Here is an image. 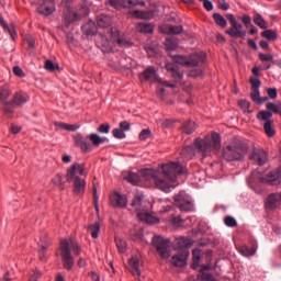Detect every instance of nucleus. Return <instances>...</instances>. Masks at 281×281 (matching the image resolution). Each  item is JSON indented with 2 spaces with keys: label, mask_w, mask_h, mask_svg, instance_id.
<instances>
[{
  "label": "nucleus",
  "mask_w": 281,
  "mask_h": 281,
  "mask_svg": "<svg viewBox=\"0 0 281 281\" xmlns=\"http://www.w3.org/2000/svg\"><path fill=\"white\" fill-rule=\"evenodd\" d=\"M200 1L203 3V5H204L205 10H207V12H212V10H214V4H212V1H210V0H200Z\"/></svg>",
  "instance_id": "nucleus-58"
},
{
  "label": "nucleus",
  "mask_w": 281,
  "mask_h": 281,
  "mask_svg": "<svg viewBox=\"0 0 281 281\" xmlns=\"http://www.w3.org/2000/svg\"><path fill=\"white\" fill-rule=\"evenodd\" d=\"M193 255V263L192 269H199V265L201 262V249L196 248L192 251Z\"/></svg>",
  "instance_id": "nucleus-38"
},
{
  "label": "nucleus",
  "mask_w": 281,
  "mask_h": 281,
  "mask_svg": "<svg viewBox=\"0 0 281 281\" xmlns=\"http://www.w3.org/2000/svg\"><path fill=\"white\" fill-rule=\"evenodd\" d=\"M226 34H228L231 38H245L247 36V31L243 30V24L237 22L226 30Z\"/></svg>",
  "instance_id": "nucleus-14"
},
{
  "label": "nucleus",
  "mask_w": 281,
  "mask_h": 281,
  "mask_svg": "<svg viewBox=\"0 0 281 281\" xmlns=\"http://www.w3.org/2000/svg\"><path fill=\"white\" fill-rule=\"evenodd\" d=\"M100 223L95 222L93 224L88 225L86 229L89 232L92 238H98L100 236Z\"/></svg>",
  "instance_id": "nucleus-28"
},
{
  "label": "nucleus",
  "mask_w": 281,
  "mask_h": 281,
  "mask_svg": "<svg viewBox=\"0 0 281 281\" xmlns=\"http://www.w3.org/2000/svg\"><path fill=\"white\" fill-rule=\"evenodd\" d=\"M97 25L102 30H105L106 27H111L113 25V18H111V15H108V14L98 15Z\"/></svg>",
  "instance_id": "nucleus-21"
},
{
  "label": "nucleus",
  "mask_w": 281,
  "mask_h": 281,
  "mask_svg": "<svg viewBox=\"0 0 281 281\" xmlns=\"http://www.w3.org/2000/svg\"><path fill=\"white\" fill-rule=\"evenodd\" d=\"M262 38L267 41H278V34L273 30H266L261 33Z\"/></svg>",
  "instance_id": "nucleus-40"
},
{
  "label": "nucleus",
  "mask_w": 281,
  "mask_h": 281,
  "mask_svg": "<svg viewBox=\"0 0 281 281\" xmlns=\"http://www.w3.org/2000/svg\"><path fill=\"white\" fill-rule=\"evenodd\" d=\"M196 131V123L188 121L182 126V132L186 133V135H192L193 132Z\"/></svg>",
  "instance_id": "nucleus-32"
},
{
  "label": "nucleus",
  "mask_w": 281,
  "mask_h": 281,
  "mask_svg": "<svg viewBox=\"0 0 281 281\" xmlns=\"http://www.w3.org/2000/svg\"><path fill=\"white\" fill-rule=\"evenodd\" d=\"M71 252L74 255H71ZM59 254L64 268H66L67 271H71L75 265L74 256H80V254H82V248L80 247V244L74 241L72 239H61L59 245Z\"/></svg>",
  "instance_id": "nucleus-4"
},
{
  "label": "nucleus",
  "mask_w": 281,
  "mask_h": 281,
  "mask_svg": "<svg viewBox=\"0 0 281 281\" xmlns=\"http://www.w3.org/2000/svg\"><path fill=\"white\" fill-rule=\"evenodd\" d=\"M170 240L166 239L161 236H154L153 238V245L160 258L166 260L167 258H170Z\"/></svg>",
  "instance_id": "nucleus-10"
},
{
  "label": "nucleus",
  "mask_w": 281,
  "mask_h": 281,
  "mask_svg": "<svg viewBox=\"0 0 281 281\" xmlns=\"http://www.w3.org/2000/svg\"><path fill=\"white\" fill-rule=\"evenodd\" d=\"M239 254H241V256H245L246 258H249L250 256H254L256 254V248L243 246L239 248Z\"/></svg>",
  "instance_id": "nucleus-43"
},
{
  "label": "nucleus",
  "mask_w": 281,
  "mask_h": 281,
  "mask_svg": "<svg viewBox=\"0 0 281 281\" xmlns=\"http://www.w3.org/2000/svg\"><path fill=\"white\" fill-rule=\"evenodd\" d=\"M0 25L3 27L4 32L10 34L12 41H14V36H16V26H14V24L8 25V22H5L2 15H0Z\"/></svg>",
  "instance_id": "nucleus-24"
},
{
  "label": "nucleus",
  "mask_w": 281,
  "mask_h": 281,
  "mask_svg": "<svg viewBox=\"0 0 281 281\" xmlns=\"http://www.w3.org/2000/svg\"><path fill=\"white\" fill-rule=\"evenodd\" d=\"M205 60V53H196L191 57H186L181 55L173 56L175 64H167L166 69L169 74H171V78L175 79L177 82L183 80V72L179 70V66L177 65H187V67H196L199 63H203Z\"/></svg>",
  "instance_id": "nucleus-2"
},
{
  "label": "nucleus",
  "mask_w": 281,
  "mask_h": 281,
  "mask_svg": "<svg viewBox=\"0 0 281 281\" xmlns=\"http://www.w3.org/2000/svg\"><path fill=\"white\" fill-rule=\"evenodd\" d=\"M110 202L113 207H126L128 205V198H126V195L120 194L119 192H114L110 196Z\"/></svg>",
  "instance_id": "nucleus-16"
},
{
  "label": "nucleus",
  "mask_w": 281,
  "mask_h": 281,
  "mask_svg": "<svg viewBox=\"0 0 281 281\" xmlns=\"http://www.w3.org/2000/svg\"><path fill=\"white\" fill-rule=\"evenodd\" d=\"M49 247V243H47V240L42 239L40 243V259L41 260H45V252L47 251V248Z\"/></svg>",
  "instance_id": "nucleus-39"
},
{
  "label": "nucleus",
  "mask_w": 281,
  "mask_h": 281,
  "mask_svg": "<svg viewBox=\"0 0 281 281\" xmlns=\"http://www.w3.org/2000/svg\"><path fill=\"white\" fill-rule=\"evenodd\" d=\"M24 38H25V41H26L29 47H31V49L34 48V45H35L36 42L34 41V38L32 37V35H25Z\"/></svg>",
  "instance_id": "nucleus-62"
},
{
  "label": "nucleus",
  "mask_w": 281,
  "mask_h": 281,
  "mask_svg": "<svg viewBox=\"0 0 281 281\" xmlns=\"http://www.w3.org/2000/svg\"><path fill=\"white\" fill-rule=\"evenodd\" d=\"M267 93L271 100H276V98H278V89L276 88H269Z\"/></svg>",
  "instance_id": "nucleus-56"
},
{
  "label": "nucleus",
  "mask_w": 281,
  "mask_h": 281,
  "mask_svg": "<svg viewBox=\"0 0 281 281\" xmlns=\"http://www.w3.org/2000/svg\"><path fill=\"white\" fill-rule=\"evenodd\" d=\"M171 223H172L173 227L177 228V227H183V224L186 223V221H183V218L177 216L171 220Z\"/></svg>",
  "instance_id": "nucleus-52"
},
{
  "label": "nucleus",
  "mask_w": 281,
  "mask_h": 281,
  "mask_svg": "<svg viewBox=\"0 0 281 281\" xmlns=\"http://www.w3.org/2000/svg\"><path fill=\"white\" fill-rule=\"evenodd\" d=\"M110 3L114 5V8H120V5H123V8H133L135 5H146V2L137 1V0H110Z\"/></svg>",
  "instance_id": "nucleus-18"
},
{
  "label": "nucleus",
  "mask_w": 281,
  "mask_h": 281,
  "mask_svg": "<svg viewBox=\"0 0 281 281\" xmlns=\"http://www.w3.org/2000/svg\"><path fill=\"white\" fill-rule=\"evenodd\" d=\"M182 157H184V159H192L193 155H194V147L193 146H187L182 149L181 151Z\"/></svg>",
  "instance_id": "nucleus-42"
},
{
  "label": "nucleus",
  "mask_w": 281,
  "mask_h": 281,
  "mask_svg": "<svg viewBox=\"0 0 281 281\" xmlns=\"http://www.w3.org/2000/svg\"><path fill=\"white\" fill-rule=\"evenodd\" d=\"M13 74L19 78H25V72H23V69L19 66L13 67Z\"/></svg>",
  "instance_id": "nucleus-57"
},
{
  "label": "nucleus",
  "mask_w": 281,
  "mask_h": 281,
  "mask_svg": "<svg viewBox=\"0 0 281 281\" xmlns=\"http://www.w3.org/2000/svg\"><path fill=\"white\" fill-rule=\"evenodd\" d=\"M194 146L203 155H207L213 150H221V136L218 133H213L204 136V138H196Z\"/></svg>",
  "instance_id": "nucleus-6"
},
{
  "label": "nucleus",
  "mask_w": 281,
  "mask_h": 281,
  "mask_svg": "<svg viewBox=\"0 0 281 281\" xmlns=\"http://www.w3.org/2000/svg\"><path fill=\"white\" fill-rule=\"evenodd\" d=\"M126 181H128V183H132L133 186H137V183H139V176L137 173L131 172L130 175H127Z\"/></svg>",
  "instance_id": "nucleus-49"
},
{
  "label": "nucleus",
  "mask_w": 281,
  "mask_h": 281,
  "mask_svg": "<svg viewBox=\"0 0 281 281\" xmlns=\"http://www.w3.org/2000/svg\"><path fill=\"white\" fill-rule=\"evenodd\" d=\"M55 10L56 4H54V0H43V3L37 8V12L44 14V16H49Z\"/></svg>",
  "instance_id": "nucleus-17"
},
{
  "label": "nucleus",
  "mask_w": 281,
  "mask_h": 281,
  "mask_svg": "<svg viewBox=\"0 0 281 281\" xmlns=\"http://www.w3.org/2000/svg\"><path fill=\"white\" fill-rule=\"evenodd\" d=\"M78 175L80 177H87V167H85V164H72L70 168L67 169L66 181L68 183H74L75 194H85L87 181H85L82 178H79Z\"/></svg>",
  "instance_id": "nucleus-3"
},
{
  "label": "nucleus",
  "mask_w": 281,
  "mask_h": 281,
  "mask_svg": "<svg viewBox=\"0 0 281 281\" xmlns=\"http://www.w3.org/2000/svg\"><path fill=\"white\" fill-rule=\"evenodd\" d=\"M128 265L131 273L136 278H139V276H142V260L137 257H132Z\"/></svg>",
  "instance_id": "nucleus-19"
},
{
  "label": "nucleus",
  "mask_w": 281,
  "mask_h": 281,
  "mask_svg": "<svg viewBox=\"0 0 281 281\" xmlns=\"http://www.w3.org/2000/svg\"><path fill=\"white\" fill-rule=\"evenodd\" d=\"M112 133L116 139H124L126 137L124 131L120 128H114Z\"/></svg>",
  "instance_id": "nucleus-53"
},
{
  "label": "nucleus",
  "mask_w": 281,
  "mask_h": 281,
  "mask_svg": "<svg viewBox=\"0 0 281 281\" xmlns=\"http://www.w3.org/2000/svg\"><path fill=\"white\" fill-rule=\"evenodd\" d=\"M213 19L216 23V25H220V27H227V20L221 15V13H214Z\"/></svg>",
  "instance_id": "nucleus-45"
},
{
  "label": "nucleus",
  "mask_w": 281,
  "mask_h": 281,
  "mask_svg": "<svg viewBox=\"0 0 281 281\" xmlns=\"http://www.w3.org/2000/svg\"><path fill=\"white\" fill-rule=\"evenodd\" d=\"M250 83H251V89L260 90V85H261L260 79L251 77Z\"/></svg>",
  "instance_id": "nucleus-55"
},
{
  "label": "nucleus",
  "mask_w": 281,
  "mask_h": 281,
  "mask_svg": "<svg viewBox=\"0 0 281 281\" xmlns=\"http://www.w3.org/2000/svg\"><path fill=\"white\" fill-rule=\"evenodd\" d=\"M251 179H258L260 183L281 186V168H279L277 171H270L267 176H262L260 172L254 171Z\"/></svg>",
  "instance_id": "nucleus-9"
},
{
  "label": "nucleus",
  "mask_w": 281,
  "mask_h": 281,
  "mask_svg": "<svg viewBox=\"0 0 281 281\" xmlns=\"http://www.w3.org/2000/svg\"><path fill=\"white\" fill-rule=\"evenodd\" d=\"M266 109L272 113H281V102L278 101L277 103H273V102H268L266 104Z\"/></svg>",
  "instance_id": "nucleus-37"
},
{
  "label": "nucleus",
  "mask_w": 281,
  "mask_h": 281,
  "mask_svg": "<svg viewBox=\"0 0 281 281\" xmlns=\"http://www.w3.org/2000/svg\"><path fill=\"white\" fill-rule=\"evenodd\" d=\"M92 142L93 146H100V144H104V142H109V138L106 137H100L98 134H90L88 136H82V134H76L74 136V142L76 146L81 148L82 153H87L91 148V143Z\"/></svg>",
  "instance_id": "nucleus-7"
},
{
  "label": "nucleus",
  "mask_w": 281,
  "mask_h": 281,
  "mask_svg": "<svg viewBox=\"0 0 281 281\" xmlns=\"http://www.w3.org/2000/svg\"><path fill=\"white\" fill-rule=\"evenodd\" d=\"M109 34H110L111 43L116 45H126V41H124L122 33H120V30H117L116 27H112Z\"/></svg>",
  "instance_id": "nucleus-20"
},
{
  "label": "nucleus",
  "mask_w": 281,
  "mask_h": 281,
  "mask_svg": "<svg viewBox=\"0 0 281 281\" xmlns=\"http://www.w3.org/2000/svg\"><path fill=\"white\" fill-rule=\"evenodd\" d=\"M165 47L168 52H172V49L179 47V42L176 38L169 37L165 41Z\"/></svg>",
  "instance_id": "nucleus-35"
},
{
  "label": "nucleus",
  "mask_w": 281,
  "mask_h": 281,
  "mask_svg": "<svg viewBox=\"0 0 281 281\" xmlns=\"http://www.w3.org/2000/svg\"><path fill=\"white\" fill-rule=\"evenodd\" d=\"M136 30L137 32H139L140 34H153L154 32V27L150 23L148 22H139L137 25H136Z\"/></svg>",
  "instance_id": "nucleus-26"
},
{
  "label": "nucleus",
  "mask_w": 281,
  "mask_h": 281,
  "mask_svg": "<svg viewBox=\"0 0 281 281\" xmlns=\"http://www.w3.org/2000/svg\"><path fill=\"white\" fill-rule=\"evenodd\" d=\"M271 117H273V113L270 111H259L257 114V120H260L261 122H271Z\"/></svg>",
  "instance_id": "nucleus-33"
},
{
  "label": "nucleus",
  "mask_w": 281,
  "mask_h": 281,
  "mask_svg": "<svg viewBox=\"0 0 281 281\" xmlns=\"http://www.w3.org/2000/svg\"><path fill=\"white\" fill-rule=\"evenodd\" d=\"M148 137H150V130H143L139 134V139L144 140V139H148Z\"/></svg>",
  "instance_id": "nucleus-60"
},
{
  "label": "nucleus",
  "mask_w": 281,
  "mask_h": 281,
  "mask_svg": "<svg viewBox=\"0 0 281 281\" xmlns=\"http://www.w3.org/2000/svg\"><path fill=\"white\" fill-rule=\"evenodd\" d=\"M27 100H30V97H27V94L18 92L13 97V104L21 106V105L25 104V102H27Z\"/></svg>",
  "instance_id": "nucleus-29"
},
{
  "label": "nucleus",
  "mask_w": 281,
  "mask_h": 281,
  "mask_svg": "<svg viewBox=\"0 0 281 281\" xmlns=\"http://www.w3.org/2000/svg\"><path fill=\"white\" fill-rule=\"evenodd\" d=\"M247 150V144L240 138H233L224 144L222 157L226 161H240V159H245Z\"/></svg>",
  "instance_id": "nucleus-5"
},
{
  "label": "nucleus",
  "mask_w": 281,
  "mask_h": 281,
  "mask_svg": "<svg viewBox=\"0 0 281 281\" xmlns=\"http://www.w3.org/2000/svg\"><path fill=\"white\" fill-rule=\"evenodd\" d=\"M140 175L146 181L154 183L158 190L170 192V188H175L172 183L177 181V177L186 175V168L179 162H167L159 166L158 169H144Z\"/></svg>",
  "instance_id": "nucleus-1"
},
{
  "label": "nucleus",
  "mask_w": 281,
  "mask_h": 281,
  "mask_svg": "<svg viewBox=\"0 0 281 281\" xmlns=\"http://www.w3.org/2000/svg\"><path fill=\"white\" fill-rule=\"evenodd\" d=\"M0 281H12V276L10 274V271H7L2 278L0 279Z\"/></svg>",
  "instance_id": "nucleus-64"
},
{
  "label": "nucleus",
  "mask_w": 281,
  "mask_h": 281,
  "mask_svg": "<svg viewBox=\"0 0 281 281\" xmlns=\"http://www.w3.org/2000/svg\"><path fill=\"white\" fill-rule=\"evenodd\" d=\"M240 109H243L244 113H251V111L249 110L250 103L247 100H240L238 102Z\"/></svg>",
  "instance_id": "nucleus-50"
},
{
  "label": "nucleus",
  "mask_w": 281,
  "mask_h": 281,
  "mask_svg": "<svg viewBox=\"0 0 281 281\" xmlns=\"http://www.w3.org/2000/svg\"><path fill=\"white\" fill-rule=\"evenodd\" d=\"M218 8L220 10H229V3L225 0H218Z\"/></svg>",
  "instance_id": "nucleus-63"
},
{
  "label": "nucleus",
  "mask_w": 281,
  "mask_h": 281,
  "mask_svg": "<svg viewBox=\"0 0 281 281\" xmlns=\"http://www.w3.org/2000/svg\"><path fill=\"white\" fill-rule=\"evenodd\" d=\"M143 201H144V195L136 193L132 202V207H134L136 212H146V206H144Z\"/></svg>",
  "instance_id": "nucleus-23"
},
{
  "label": "nucleus",
  "mask_w": 281,
  "mask_h": 281,
  "mask_svg": "<svg viewBox=\"0 0 281 281\" xmlns=\"http://www.w3.org/2000/svg\"><path fill=\"white\" fill-rule=\"evenodd\" d=\"M263 131L268 137H273V135H276V128H273V121L265 122Z\"/></svg>",
  "instance_id": "nucleus-34"
},
{
  "label": "nucleus",
  "mask_w": 281,
  "mask_h": 281,
  "mask_svg": "<svg viewBox=\"0 0 281 281\" xmlns=\"http://www.w3.org/2000/svg\"><path fill=\"white\" fill-rule=\"evenodd\" d=\"M250 98L252 102H255L256 104H262V102L267 100V98H265L263 100L262 98H260V90H257V89H251Z\"/></svg>",
  "instance_id": "nucleus-36"
},
{
  "label": "nucleus",
  "mask_w": 281,
  "mask_h": 281,
  "mask_svg": "<svg viewBox=\"0 0 281 281\" xmlns=\"http://www.w3.org/2000/svg\"><path fill=\"white\" fill-rule=\"evenodd\" d=\"M203 74V70L201 69H192L190 72H189V76L191 78H199V76H201Z\"/></svg>",
  "instance_id": "nucleus-61"
},
{
  "label": "nucleus",
  "mask_w": 281,
  "mask_h": 281,
  "mask_svg": "<svg viewBox=\"0 0 281 281\" xmlns=\"http://www.w3.org/2000/svg\"><path fill=\"white\" fill-rule=\"evenodd\" d=\"M137 218H139V221H143L144 223H147L148 225H156V223H159V218L153 216V214L146 211L138 212Z\"/></svg>",
  "instance_id": "nucleus-22"
},
{
  "label": "nucleus",
  "mask_w": 281,
  "mask_h": 281,
  "mask_svg": "<svg viewBox=\"0 0 281 281\" xmlns=\"http://www.w3.org/2000/svg\"><path fill=\"white\" fill-rule=\"evenodd\" d=\"M78 19H80V15L78 13L68 11L65 14V21H66L67 25H69L70 23H74V21H78Z\"/></svg>",
  "instance_id": "nucleus-46"
},
{
  "label": "nucleus",
  "mask_w": 281,
  "mask_h": 281,
  "mask_svg": "<svg viewBox=\"0 0 281 281\" xmlns=\"http://www.w3.org/2000/svg\"><path fill=\"white\" fill-rule=\"evenodd\" d=\"M254 23L258 25L261 30H267L269 27V23L260 15V13L255 14L254 16Z\"/></svg>",
  "instance_id": "nucleus-30"
},
{
  "label": "nucleus",
  "mask_w": 281,
  "mask_h": 281,
  "mask_svg": "<svg viewBox=\"0 0 281 281\" xmlns=\"http://www.w3.org/2000/svg\"><path fill=\"white\" fill-rule=\"evenodd\" d=\"M4 114H7L8 117H12V114L14 113V102H5L3 108Z\"/></svg>",
  "instance_id": "nucleus-47"
},
{
  "label": "nucleus",
  "mask_w": 281,
  "mask_h": 281,
  "mask_svg": "<svg viewBox=\"0 0 281 281\" xmlns=\"http://www.w3.org/2000/svg\"><path fill=\"white\" fill-rule=\"evenodd\" d=\"M259 59H260L262 63H269V61L273 60V56L270 55V54H260V55H259Z\"/></svg>",
  "instance_id": "nucleus-59"
},
{
  "label": "nucleus",
  "mask_w": 281,
  "mask_h": 281,
  "mask_svg": "<svg viewBox=\"0 0 281 281\" xmlns=\"http://www.w3.org/2000/svg\"><path fill=\"white\" fill-rule=\"evenodd\" d=\"M11 93L12 91H10V86L8 85L0 88V104H5Z\"/></svg>",
  "instance_id": "nucleus-27"
},
{
  "label": "nucleus",
  "mask_w": 281,
  "mask_h": 281,
  "mask_svg": "<svg viewBox=\"0 0 281 281\" xmlns=\"http://www.w3.org/2000/svg\"><path fill=\"white\" fill-rule=\"evenodd\" d=\"M50 186H53V188H58V190H64L65 189V184H63V176H60V173L56 175L50 180Z\"/></svg>",
  "instance_id": "nucleus-31"
},
{
  "label": "nucleus",
  "mask_w": 281,
  "mask_h": 281,
  "mask_svg": "<svg viewBox=\"0 0 281 281\" xmlns=\"http://www.w3.org/2000/svg\"><path fill=\"white\" fill-rule=\"evenodd\" d=\"M139 80H140V82H146L148 80L150 82L156 81L159 85H162V87H171V89H173V87H175V85H172L168 81H164L162 79H159L157 77V71L153 67H148L147 69H145V71L139 75Z\"/></svg>",
  "instance_id": "nucleus-11"
},
{
  "label": "nucleus",
  "mask_w": 281,
  "mask_h": 281,
  "mask_svg": "<svg viewBox=\"0 0 281 281\" xmlns=\"http://www.w3.org/2000/svg\"><path fill=\"white\" fill-rule=\"evenodd\" d=\"M175 203L180 209V212H192L194 210L192 199H190V195L183 191L175 196Z\"/></svg>",
  "instance_id": "nucleus-12"
},
{
  "label": "nucleus",
  "mask_w": 281,
  "mask_h": 281,
  "mask_svg": "<svg viewBox=\"0 0 281 281\" xmlns=\"http://www.w3.org/2000/svg\"><path fill=\"white\" fill-rule=\"evenodd\" d=\"M115 243H116V247L117 250L120 251V254H126V240L120 238V237H115Z\"/></svg>",
  "instance_id": "nucleus-44"
},
{
  "label": "nucleus",
  "mask_w": 281,
  "mask_h": 281,
  "mask_svg": "<svg viewBox=\"0 0 281 281\" xmlns=\"http://www.w3.org/2000/svg\"><path fill=\"white\" fill-rule=\"evenodd\" d=\"M181 32H183V26L181 25H167L165 31L166 34H181Z\"/></svg>",
  "instance_id": "nucleus-41"
},
{
  "label": "nucleus",
  "mask_w": 281,
  "mask_h": 281,
  "mask_svg": "<svg viewBox=\"0 0 281 281\" xmlns=\"http://www.w3.org/2000/svg\"><path fill=\"white\" fill-rule=\"evenodd\" d=\"M178 247L181 249V254L176 255L171 258V263L173 267H186L188 256H190V247H192V239L182 237L178 239Z\"/></svg>",
  "instance_id": "nucleus-8"
},
{
  "label": "nucleus",
  "mask_w": 281,
  "mask_h": 281,
  "mask_svg": "<svg viewBox=\"0 0 281 281\" xmlns=\"http://www.w3.org/2000/svg\"><path fill=\"white\" fill-rule=\"evenodd\" d=\"M111 131V126L109 125V123L105 124H101L98 127V133H102L104 135H109V132Z\"/></svg>",
  "instance_id": "nucleus-51"
},
{
  "label": "nucleus",
  "mask_w": 281,
  "mask_h": 281,
  "mask_svg": "<svg viewBox=\"0 0 281 281\" xmlns=\"http://www.w3.org/2000/svg\"><path fill=\"white\" fill-rule=\"evenodd\" d=\"M98 32V26H95V22L89 21L82 26V33L86 36H93Z\"/></svg>",
  "instance_id": "nucleus-25"
},
{
  "label": "nucleus",
  "mask_w": 281,
  "mask_h": 281,
  "mask_svg": "<svg viewBox=\"0 0 281 281\" xmlns=\"http://www.w3.org/2000/svg\"><path fill=\"white\" fill-rule=\"evenodd\" d=\"M224 223L227 227H237L238 225V222L236 221V218H234V216H231V215L224 218Z\"/></svg>",
  "instance_id": "nucleus-48"
},
{
  "label": "nucleus",
  "mask_w": 281,
  "mask_h": 281,
  "mask_svg": "<svg viewBox=\"0 0 281 281\" xmlns=\"http://www.w3.org/2000/svg\"><path fill=\"white\" fill-rule=\"evenodd\" d=\"M95 45L97 47H99V49H101V52H111V49H113V46H111V42H109V38L102 34L99 33L95 36Z\"/></svg>",
  "instance_id": "nucleus-15"
},
{
  "label": "nucleus",
  "mask_w": 281,
  "mask_h": 281,
  "mask_svg": "<svg viewBox=\"0 0 281 281\" xmlns=\"http://www.w3.org/2000/svg\"><path fill=\"white\" fill-rule=\"evenodd\" d=\"M250 161L257 164V166H265L268 161L267 151L263 149H255L249 155Z\"/></svg>",
  "instance_id": "nucleus-13"
},
{
  "label": "nucleus",
  "mask_w": 281,
  "mask_h": 281,
  "mask_svg": "<svg viewBox=\"0 0 281 281\" xmlns=\"http://www.w3.org/2000/svg\"><path fill=\"white\" fill-rule=\"evenodd\" d=\"M58 66H56V64H54V61L52 60H46L45 63V69L46 71H56Z\"/></svg>",
  "instance_id": "nucleus-54"
}]
</instances>
